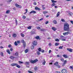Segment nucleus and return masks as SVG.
<instances>
[{
  "label": "nucleus",
  "instance_id": "60",
  "mask_svg": "<svg viewBox=\"0 0 73 73\" xmlns=\"http://www.w3.org/2000/svg\"><path fill=\"white\" fill-rule=\"evenodd\" d=\"M61 20H62V21L63 22H64V20L63 19H62Z\"/></svg>",
  "mask_w": 73,
  "mask_h": 73
},
{
  "label": "nucleus",
  "instance_id": "58",
  "mask_svg": "<svg viewBox=\"0 0 73 73\" xmlns=\"http://www.w3.org/2000/svg\"><path fill=\"white\" fill-rule=\"evenodd\" d=\"M58 66V68H60V66L59 65H58L57 66Z\"/></svg>",
  "mask_w": 73,
  "mask_h": 73
},
{
  "label": "nucleus",
  "instance_id": "53",
  "mask_svg": "<svg viewBox=\"0 0 73 73\" xmlns=\"http://www.w3.org/2000/svg\"><path fill=\"white\" fill-rule=\"evenodd\" d=\"M33 4H34V5H36L37 4V3H36V2H34L33 3Z\"/></svg>",
  "mask_w": 73,
  "mask_h": 73
},
{
  "label": "nucleus",
  "instance_id": "45",
  "mask_svg": "<svg viewBox=\"0 0 73 73\" xmlns=\"http://www.w3.org/2000/svg\"><path fill=\"white\" fill-rule=\"evenodd\" d=\"M15 21L16 23V25H17V19H15Z\"/></svg>",
  "mask_w": 73,
  "mask_h": 73
},
{
  "label": "nucleus",
  "instance_id": "39",
  "mask_svg": "<svg viewBox=\"0 0 73 73\" xmlns=\"http://www.w3.org/2000/svg\"><path fill=\"white\" fill-rule=\"evenodd\" d=\"M41 48H38V51H39V52H41Z\"/></svg>",
  "mask_w": 73,
  "mask_h": 73
},
{
  "label": "nucleus",
  "instance_id": "61",
  "mask_svg": "<svg viewBox=\"0 0 73 73\" xmlns=\"http://www.w3.org/2000/svg\"><path fill=\"white\" fill-rule=\"evenodd\" d=\"M10 50L11 51H12V50H13V49H12V48H11L10 49Z\"/></svg>",
  "mask_w": 73,
  "mask_h": 73
},
{
  "label": "nucleus",
  "instance_id": "29",
  "mask_svg": "<svg viewBox=\"0 0 73 73\" xmlns=\"http://www.w3.org/2000/svg\"><path fill=\"white\" fill-rule=\"evenodd\" d=\"M21 36H22V37H24V35L23 33H21Z\"/></svg>",
  "mask_w": 73,
  "mask_h": 73
},
{
  "label": "nucleus",
  "instance_id": "21",
  "mask_svg": "<svg viewBox=\"0 0 73 73\" xmlns=\"http://www.w3.org/2000/svg\"><path fill=\"white\" fill-rule=\"evenodd\" d=\"M10 58H11V59H12V60H13V59L14 58H15V57L12 56H11L10 57Z\"/></svg>",
  "mask_w": 73,
  "mask_h": 73
},
{
  "label": "nucleus",
  "instance_id": "35",
  "mask_svg": "<svg viewBox=\"0 0 73 73\" xmlns=\"http://www.w3.org/2000/svg\"><path fill=\"white\" fill-rule=\"evenodd\" d=\"M22 18L23 19H26V16H23Z\"/></svg>",
  "mask_w": 73,
  "mask_h": 73
},
{
  "label": "nucleus",
  "instance_id": "23",
  "mask_svg": "<svg viewBox=\"0 0 73 73\" xmlns=\"http://www.w3.org/2000/svg\"><path fill=\"white\" fill-rule=\"evenodd\" d=\"M31 27H32V26H30L29 27H28L27 28L29 29H31Z\"/></svg>",
  "mask_w": 73,
  "mask_h": 73
},
{
  "label": "nucleus",
  "instance_id": "25",
  "mask_svg": "<svg viewBox=\"0 0 73 73\" xmlns=\"http://www.w3.org/2000/svg\"><path fill=\"white\" fill-rule=\"evenodd\" d=\"M7 52L8 53H9V54H11V53H10V51H9V49H8L7 50Z\"/></svg>",
  "mask_w": 73,
  "mask_h": 73
},
{
  "label": "nucleus",
  "instance_id": "57",
  "mask_svg": "<svg viewBox=\"0 0 73 73\" xmlns=\"http://www.w3.org/2000/svg\"><path fill=\"white\" fill-rule=\"evenodd\" d=\"M20 41H17V43L18 44H20Z\"/></svg>",
  "mask_w": 73,
  "mask_h": 73
},
{
  "label": "nucleus",
  "instance_id": "42",
  "mask_svg": "<svg viewBox=\"0 0 73 73\" xmlns=\"http://www.w3.org/2000/svg\"><path fill=\"white\" fill-rule=\"evenodd\" d=\"M26 45V43L23 44V46L24 48H25Z\"/></svg>",
  "mask_w": 73,
  "mask_h": 73
},
{
  "label": "nucleus",
  "instance_id": "34",
  "mask_svg": "<svg viewBox=\"0 0 73 73\" xmlns=\"http://www.w3.org/2000/svg\"><path fill=\"white\" fill-rule=\"evenodd\" d=\"M16 67H17V68H20V67H21L20 66L17 65L16 66Z\"/></svg>",
  "mask_w": 73,
  "mask_h": 73
},
{
  "label": "nucleus",
  "instance_id": "6",
  "mask_svg": "<svg viewBox=\"0 0 73 73\" xmlns=\"http://www.w3.org/2000/svg\"><path fill=\"white\" fill-rule=\"evenodd\" d=\"M25 65H26V67L27 68H29V66H27V65H29V62H26L25 63Z\"/></svg>",
  "mask_w": 73,
  "mask_h": 73
},
{
  "label": "nucleus",
  "instance_id": "43",
  "mask_svg": "<svg viewBox=\"0 0 73 73\" xmlns=\"http://www.w3.org/2000/svg\"><path fill=\"white\" fill-rule=\"evenodd\" d=\"M37 53L38 55H40V52L39 51H37Z\"/></svg>",
  "mask_w": 73,
  "mask_h": 73
},
{
  "label": "nucleus",
  "instance_id": "64",
  "mask_svg": "<svg viewBox=\"0 0 73 73\" xmlns=\"http://www.w3.org/2000/svg\"><path fill=\"white\" fill-rule=\"evenodd\" d=\"M25 11H26V12H28V9H25Z\"/></svg>",
  "mask_w": 73,
  "mask_h": 73
},
{
  "label": "nucleus",
  "instance_id": "26",
  "mask_svg": "<svg viewBox=\"0 0 73 73\" xmlns=\"http://www.w3.org/2000/svg\"><path fill=\"white\" fill-rule=\"evenodd\" d=\"M28 52V49H26L25 51V53H27Z\"/></svg>",
  "mask_w": 73,
  "mask_h": 73
},
{
  "label": "nucleus",
  "instance_id": "46",
  "mask_svg": "<svg viewBox=\"0 0 73 73\" xmlns=\"http://www.w3.org/2000/svg\"><path fill=\"white\" fill-rule=\"evenodd\" d=\"M70 68L71 69H73V66H70Z\"/></svg>",
  "mask_w": 73,
  "mask_h": 73
},
{
  "label": "nucleus",
  "instance_id": "40",
  "mask_svg": "<svg viewBox=\"0 0 73 73\" xmlns=\"http://www.w3.org/2000/svg\"><path fill=\"white\" fill-rule=\"evenodd\" d=\"M15 45H16V46H17V45L18 44H17V42H16V41H15Z\"/></svg>",
  "mask_w": 73,
  "mask_h": 73
},
{
  "label": "nucleus",
  "instance_id": "62",
  "mask_svg": "<svg viewBox=\"0 0 73 73\" xmlns=\"http://www.w3.org/2000/svg\"><path fill=\"white\" fill-rule=\"evenodd\" d=\"M56 73H61V72H60L59 71H57Z\"/></svg>",
  "mask_w": 73,
  "mask_h": 73
},
{
  "label": "nucleus",
  "instance_id": "38",
  "mask_svg": "<svg viewBox=\"0 0 73 73\" xmlns=\"http://www.w3.org/2000/svg\"><path fill=\"white\" fill-rule=\"evenodd\" d=\"M62 48H63V46H60V47H59V49H62Z\"/></svg>",
  "mask_w": 73,
  "mask_h": 73
},
{
  "label": "nucleus",
  "instance_id": "55",
  "mask_svg": "<svg viewBox=\"0 0 73 73\" xmlns=\"http://www.w3.org/2000/svg\"><path fill=\"white\" fill-rule=\"evenodd\" d=\"M51 52H52V51L50 50L49 51V53H51Z\"/></svg>",
  "mask_w": 73,
  "mask_h": 73
},
{
  "label": "nucleus",
  "instance_id": "36",
  "mask_svg": "<svg viewBox=\"0 0 73 73\" xmlns=\"http://www.w3.org/2000/svg\"><path fill=\"white\" fill-rule=\"evenodd\" d=\"M59 45V43L58 42H56L55 43V46H58Z\"/></svg>",
  "mask_w": 73,
  "mask_h": 73
},
{
  "label": "nucleus",
  "instance_id": "11",
  "mask_svg": "<svg viewBox=\"0 0 73 73\" xmlns=\"http://www.w3.org/2000/svg\"><path fill=\"white\" fill-rule=\"evenodd\" d=\"M14 56H18L19 55V53L18 52H16L14 54H13Z\"/></svg>",
  "mask_w": 73,
  "mask_h": 73
},
{
  "label": "nucleus",
  "instance_id": "27",
  "mask_svg": "<svg viewBox=\"0 0 73 73\" xmlns=\"http://www.w3.org/2000/svg\"><path fill=\"white\" fill-rule=\"evenodd\" d=\"M60 15V12H58L57 14L56 17H58V16Z\"/></svg>",
  "mask_w": 73,
  "mask_h": 73
},
{
  "label": "nucleus",
  "instance_id": "8",
  "mask_svg": "<svg viewBox=\"0 0 73 73\" xmlns=\"http://www.w3.org/2000/svg\"><path fill=\"white\" fill-rule=\"evenodd\" d=\"M33 44L34 45H36L37 44V41H34L33 42Z\"/></svg>",
  "mask_w": 73,
  "mask_h": 73
},
{
  "label": "nucleus",
  "instance_id": "51",
  "mask_svg": "<svg viewBox=\"0 0 73 73\" xmlns=\"http://www.w3.org/2000/svg\"><path fill=\"white\" fill-rule=\"evenodd\" d=\"M49 23V21H46L45 23V24H47Z\"/></svg>",
  "mask_w": 73,
  "mask_h": 73
},
{
  "label": "nucleus",
  "instance_id": "49",
  "mask_svg": "<svg viewBox=\"0 0 73 73\" xmlns=\"http://www.w3.org/2000/svg\"><path fill=\"white\" fill-rule=\"evenodd\" d=\"M11 1H12V0H9V1H7V3H9V2H11Z\"/></svg>",
  "mask_w": 73,
  "mask_h": 73
},
{
  "label": "nucleus",
  "instance_id": "54",
  "mask_svg": "<svg viewBox=\"0 0 73 73\" xmlns=\"http://www.w3.org/2000/svg\"><path fill=\"white\" fill-rule=\"evenodd\" d=\"M8 47L9 48H11V44H9V45Z\"/></svg>",
  "mask_w": 73,
  "mask_h": 73
},
{
  "label": "nucleus",
  "instance_id": "10",
  "mask_svg": "<svg viewBox=\"0 0 73 73\" xmlns=\"http://www.w3.org/2000/svg\"><path fill=\"white\" fill-rule=\"evenodd\" d=\"M67 50L68 51H69L70 52H72V49L71 48H67Z\"/></svg>",
  "mask_w": 73,
  "mask_h": 73
},
{
  "label": "nucleus",
  "instance_id": "41",
  "mask_svg": "<svg viewBox=\"0 0 73 73\" xmlns=\"http://www.w3.org/2000/svg\"><path fill=\"white\" fill-rule=\"evenodd\" d=\"M31 48L32 49H34V46H33V45H32L31 46Z\"/></svg>",
  "mask_w": 73,
  "mask_h": 73
},
{
  "label": "nucleus",
  "instance_id": "31",
  "mask_svg": "<svg viewBox=\"0 0 73 73\" xmlns=\"http://www.w3.org/2000/svg\"><path fill=\"white\" fill-rule=\"evenodd\" d=\"M43 13L44 14H45L46 13H48V12L46 11H43Z\"/></svg>",
  "mask_w": 73,
  "mask_h": 73
},
{
  "label": "nucleus",
  "instance_id": "16",
  "mask_svg": "<svg viewBox=\"0 0 73 73\" xmlns=\"http://www.w3.org/2000/svg\"><path fill=\"white\" fill-rule=\"evenodd\" d=\"M38 69V68L36 66H35L34 68V70L35 71H36V70H37Z\"/></svg>",
  "mask_w": 73,
  "mask_h": 73
},
{
  "label": "nucleus",
  "instance_id": "32",
  "mask_svg": "<svg viewBox=\"0 0 73 73\" xmlns=\"http://www.w3.org/2000/svg\"><path fill=\"white\" fill-rule=\"evenodd\" d=\"M55 41H57V42H58L60 41V40H59V39H58V38H56L55 39Z\"/></svg>",
  "mask_w": 73,
  "mask_h": 73
},
{
  "label": "nucleus",
  "instance_id": "18",
  "mask_svg": "<svg viewBox=\"0 0 73 73\" xmlns=\"http://www.w3.org/2000/svg\"><path fill=\"white\" fill-rule=\"evenodd\" d=\"M63 56L64 57H65V58H68V56L64 54L63 55Z\"/></svg>",
  "mask_w": 73,
  "mask_h": 73
},
{
  "label": "nucleus",
  "instance_id": "5",
  "mask_svg": "<svg viewBox=\"0 0 73 73\" xmlns=\"http://www.w3.org/2000/svg\"><path fill=\"white\" fill-rule=\"evenodd\" d=\"M15 5L16 7H17V8H21L22 7V6H21L17 4V3H15Z\"/></svg>",
  "mask_w": 73,
  "mask_h": 73
},
{
  "label": "nucleus",
  "instance_id": "24",
  "mask_svg": "<svg viewBox=\"0 0 73 73\" xmlns=\"http://www.w3.org/2000/svg\"><path fill=\"white\" fill-rule=\"evenodd\" d=\"M58 62H56L54 64V65L57 66L58 65Z\"/></svg>",
  "mask_w": 73,
  "mask_h": 73
},
{
  "label": "nucleus",
  "instance_id": "28",
  "mask_svg": "<svg viewBox=\"0 0 73 73\" xmlns=\"http://www.w3.org/2000/svg\"><path fill=\"white\" fill-rule=\"evenodd\" d=\"M21 42H22V43H23V44L25 43V41L24 40H22Z\"/></svg>",
  "mask_w": 73,
  "mask_h": 73
},
{
  "label": "nucleus",
  "instance_id": "14",
  "mask_svg": "<svg viewBox=\"0 0 73 73\" xmlns=\"http://www.w3.org/2000/svg\"><path fill=\"white\" fill-rule=\"evenodd\" d=\"M53 24H57V21L55 20H54L53 21Z\"/></svg>",
  "mask_w": 73,
  "mask_h": 73
},
{
  "label": "nucleus",
  "instance_id": "37",
  "mask_svg": "<svg viewBox=\"0 0 73 73\" xmlns=\"http://www.w3.org/2000/svg\"><path fill=\"white\" fill-rule=\"evenodd\" d=\"M66 62H67V61L66 60H65L64 61V63H63V65H65V64H66Z\"/></svg>",
  "mask_w": 73,
  "mask_h": 73
},
{
  "label": "nucleus",
  "instance_id": "15",
  "mask_svg": "<svg viewBox=\"0 0 73 73\" xmlns=\"http://www.w3.org/2000/svg\"><path fill=\"white\" fill-rule=\"evenodd\" d=\"M52 29L54 31H56V28L55 27H53L52 28Z\"/></svg>",
  "mask_w": 73,
  "mask_h": 73
},
{
  "label": "nucleus",
  "instance_id": "2",
  "mask_svg": "<svg viewBox=\"0 0 73 73\" xmlns=\"http://www.w3.org/2000/svg\"><path fill=\"white\" fill-rule=\"evenodd\" d=\"M71 33L72 31L71 30H69V31L68 32L64 33L63 35H64V36H65V35H68V34H71Z\"/></svg>",
  "mask_w": 73,
  "mask_h": 73
},
{
  "label": "nucleus",
  "instance_id": "12",
  "mask_svg": "<svg viewBox=\"0 0 73 73\" xmlns=\"http://www.w3.org/2000/svg\"><path fill=\"white\" fill-rule=\"evenodd\" d=\"M36 13V12L35 11H32L30 12L29 13L30 14H31V13Z\"/></svg>",
  "mask_w": 73,
  "mask_h": 73
},
{
  "label": "nucleus",
  "instance_id": "17",
  "mask_svg": "<svg viewBox=\"0 0 73 73\" xmlns=\"http://www.w3.org/2000/svg\"><path fill=\"white\" fill-rule=\"evenodd\" d=\"M35 38L36 39H37V40H38V39H39V40H41V39H40V37H39V36H36L35 37Z\"/></svg>",
  "mask_w": 73,
  "mask_h": 73
},
{
  "label": "nucleus",
  "instance_id": "50",
  "mask_svg": "<svg viewBox=\"0 0 73 73\" xmlns=\"http://www.w3.org/2000/svg\"><path fill=\"white\" fill-rule=\"evenodd\" d=\"M60 60L61 61H62V62H63V61H64V59H62V58H61L60 59Z\"/></svg>",
  "mask_w": 73,
  "mask_h": 73
},
{
  "label": "nucleus",
  "instance_id": "3",
  "mask_svg": "<svg viewBox=\"0 0 73 73\" xmlns=\"http://www.w3.org/2000/svg\"><path fill=\"white\" fill-rule=\"evenodd\" d=\"M37 61H38V60L37 59H36L34 60H31L30 61L31 63L32 64H35V63H36V62H37Z\"/></svg>",
  "mask_w": 73,
  "mask_h": 73
},
{
  "label": "nucleus",
  "instance_id": "19",
  "mask_svg": "<svg viewBox=\"0 0 73 73\" xmlns=\"http://www.w3.org/2000/svg\"><path fill=\"white\" fill-rule=\"evenodd\" d=\"M44 62L42 63V64L44 65L45 64V63H46V62L45 61V59H43Z\"/></svg>",
  "mask_w": 73,
  "mask_h": 73
},
{
  "label": "nucleus",
  "instance_id": "44",
  "mask_svg": "<svg viewBox=\"0 0 73 73\" xmlns=\"http://www.w3.org/2000/svg\"><path fill=\"white\" fill-rule=\"evenodd\" d=\"M19 64H23V63H24L23 62H21V61H19Z\"/></svg>",
  "mask_w": 73,
  "mask_h": 73
},
{
  "label": "nucleus",
  "instance_id": "63",
  "mask_svg": "<svg viewBox=\"0 0 73 73\" xmlns=\"http://www.w3.org/2000/svg\"><path fill=\"white\" fill-rule=\"evenodd\" d=\"M70 22L72 24H73V21H70Z\"/></svg>",
  "mask_w": 73,
  "mask_h": 73
},
{
  "label": "nucleus",
  "instance_id": "48",
  "mask_svg": "<svg viewBox=\"0 0 73 73\" xmlns=\"http://www.w3.org/2000/svg\"><path fill=\"white\" fill-rule=\"evenodd\" d=\"M61 40L62 41H65V40H66L65 39L61 38Z\"/></svg>",
  "mask_w": 73,
  "mask_h": 73
},
{
  "label": "nucleus",
  "instance_id": "59",
  "mask_svg": "<svg viewBox=\"0 0 73 73\" xmlns=\"http://www.w3.org/2000/svg\"><path fill=\"white\" fill-rule=\"evenodd\" d=\"M42 52V53H43V52H44V50H42L41 51Z\"/></svg>",
  "mask_w": 73,
  "mask_h": 73
},
{
  "label": "nucleus",
  "instance_id": "1",
  "mask_svg": "<svg viewBox=\"0 0 73 73\" xmlns=\"http://www.w3.org/2000/svg\"><path fill=\"white\" fill-rule=\"evenodd\" d=\"M64 31H68V32L69 31V25L68 24L65 23L64 25Z\"/></svg>",
  "mask_w": 73,
  "mask_h": 73
},
{
  "label": "nucleus",
  "instance_id": "47",
  "mask_svg": "<svg viewBox=\"0 0 73 73\" xmlns=\"http://www.w3.org/2000/svg\"><path fill=\"white\" fill-rule=\"evenodd\" d=\"M6 13H9V10H7L6 11Z\"/></svg>",
  "mask_w": 73,
  "mask_h": 73
},
{
  "label": "nucleus",
  "instance_id": "20",
  "mask_svg": "<svg viewBox=\"0 0 73 73\" xmlns=\"http://www.w3.org/2000/svg\"><path fill=\"white\" fill-rule=\"evenodd\" d=\"M40 31L41 32H44V31H45V29H40Z\"/></svg>",
  "mask_w": 73,
  "mask_h": 73
},
{
  "label": "nucleus",
  "instance_id": "30",
  "mask_svg": "<svg viewBox=\"0 0 73 73\" xmlns=\"http://www.w3.org/2000/svg\"><path fill=\"white\" fill-rule=\"evenodd\" d=\"M1 56H4V55L3 54V52H2L1 53Z\"/></svg>",
  "mask_w": 73,
  "mask_h": 73
},
{
  "label": "nucleus",
  "instance_id": "33",
  "mask_svg": "<svg viewBox=\"0 0 73 73\" xmlns=\"http://www.w3.org/2000/svg\"><path fill=\"white\" fill-rule=\"evenodd\" d=\"M56 5V4L55 3H53L52 4L51 6L53 7H54V5Z\"/></svg>",
  "mask_w": 73,
  "mask_h": 73
},
{
  "label": "nucleus",
  "instance_id": "52",
  "mask_svg": "<svg viewBox=\"0 0 73 73\" xmlns=\"http://www.w3.org/2000/svg\"><path fill=\"white\" fill-rule=\"evenodd\" d=\"M37 29H38V30H39V29H40V27H38L37 28Z\"/></svg>",
  "mask_w": 73,
  "mask_h": 73
},
{
  "label": "nucleus",
  "instance_id": "13",
  "mask_svg": "<svg viewBox=\"0 0 73 73\" xmlns=\"http://www.w3.org/2000/svg\"><path fill=\"white\" fill-rule=\"evenodd\" d=\"M17 36V35H16V34H15V33H14L13 34V37H14V38H15V37H16Z\"/></svg>",
  "mask_w": 73,
  "mask_h": 73
},
{
  "label": "nucleus",
  "instance_id": "4",
  "mask_svg": "<svg viewBox=\"0 0 73 73\" xmlns=\"http://www.w3.org/2000/svg\"><path fill=\"white\" fill-rule=\"evenodd\" d=\"M61 72L62 73H67V70H66V69H63L62 70Z\"/></svg>",
  "mask_w": 73,
  "mask_h": 73
},
{
  "label": "nucleus",
  "instance_id": "9",
  "mask_svg": "<svg viewBox=\"0 0 73 73\" xmlns=\"http://www.w3.org/2000/svg\"><path fill=\"white\" fill-rule=\"evenodd\" d=\"M35 10H38V11H40L41 10V9L37 7H36L35 8Z\"/></svg>",
  "mask_w": 73,
  "mask_h": 73
},
{
  "label": "nucleus",
  "instance_id": "56",
  "mask_svg": "<svg viewBox=\"0 0 73 73\" xmlns=\"http://www.w3.org/2000/svg\"><path fill=\"white\" fill-rule=\"evenodd\" d=\"M60 37L61 38H63V37H64V36L62 35L60 36Z\"/></svg>",
  "mask_w": 73,
  "mask_h": 73
},
{
  "label": "nucleus",
  "instance_id": "22",
  "mask_svg": "<svg viewBox=\"0 0 73 73\" xmlns=\"http://www.w3.org/2000/svg\"><path fill=\"white\" fill-rule=\"evenodd\" d=\"M51 1L52 3H57V1H55L54 0H51Z\"/></svg>",
  "mask_w": 73,
  "mask_h": 73
},
{
  "label": "nucleus",
  "instance_id": "7",
  "mask_svg": "<svg viewBox=\"0 0 73 73\" xmlns=\"http://www.w3.org/2000/svg\"><path fill=\"white\" fill-rule=\"evenodd\" d=\"M18 65V64L17 63H12L11 64V66H16Z\"/></svg>",
  "mask_w": 73,
  "mask_h": 73
}]
</instances>
